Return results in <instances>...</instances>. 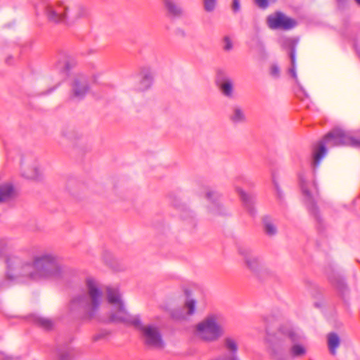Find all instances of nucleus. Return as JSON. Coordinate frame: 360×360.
I'll list each match as a JSON object with an SVG mask.
<instances>
[{"instance_id": "f3484780", "label": "nucleus", "mask_w": 360, "mask_h": 360, "mask_svg": "<svg viewBox=\"0 0 360 360\" xmlns=\"http://www.w3.org/2000/svg\"><path fill=\"white\" fill-rule=\"evenodd\" d=\"M298 39L294 37H284L280 40V44L284 49H289L290 62L294 65L295 60V48L298 44Z\"/></svg>"}, {"instance_id": "c03bdc74", "label": "nucleus", "mask_w": 360, "mask_h": 360, "mask_svg": "<svg viewBox=\"0 0 360 360\" xmlns=\"http://www.w3.org/2000/svg\"><path fill=\"white\" fill-rule=\"evenodd\" d=\"M6 60H7V61H8V60H11V57L7 58H6Z\"/></svg>"}, {"instance_id": "79ce46f5", "label": "nucleus", "mask_w": 360, "mask_h": 360, "mask_svg": "<svg viewBox=\"0 0 360 360\" xmlns=\"http://www.w3.org/2000/svg\"><path fill=\"white\" fill-rule=\"evenodd\" d=\"M102 335H96L94 337V341H97L100 338H101Z\"/></svg>"}, {"instance_id": "f8f14e48", "label": "nucleus", "mask_w": 360, "mask_h": 360, "mask_svg": "<svg viewBox=\"0 0 360 360\" xmlns=\"http://www.w3.org/2000/svg\"><path fill=\"white\" fill-rule=\"evenodd\" d=\"M267 24L272 30H289L297 25V21L288 17L282 12L277 11L274 14L268 16Z\"/></svg>"}, {"instance_id": "e433bc0d", "label": "nucleus", "mask_w": 360, "mask_h": 360, "mask_svg": "<svg viewBox=\"0 0 360 360\" xmlns=\"http://www.w3.org/2000/svg\"><path fill=\"white\" fill-rule=\"evenodd\" d=\"M232 10L233 12H238L240 10V0H233Z\"/></svg>"}, {"instance_id": "dca6fc26", "label": "nucleus", "mask_w": 360, "mask_h": 360, "mask_svg": "<svg viewBox=\"0 0 360 360\" xmlns=\"http://www.w3.org/2000/svg\"><path fill=\"white\" fill-rule=\"evenodd\" d=\"M21 172L23 176L30 179L37 180L41 176L38 163L36 160H33L31 162H22Z\"/></svg>"}, {"instance_id": "b1692460", "label": "nucleus", "mask_w": 360, "mask_h": 360, "mask_svg": "<svg viewBox=\"0 0 360 360\" xmlns=\"http://www.w3.org/2000/svg\"><path fill=\"white\" fill-rule=\"evenodd\" d=\"M340 338L338 333L331 332L327 335V344L330 354L333 356L337 354V349L340 347Z\"/></svg>"}, {"instance_id": "a878e982", "label": "nucleus", "mask_w": 360, "mask_h": 360, "mask_svg": "<svg viewBox=\"0 0 360 360\" xmlns=\"http://www.w3.org/2000/svg\"><path fill=\"white\" fill-rule=\"evenodd\" d=\"M14 195L15 191L13 185L8 183L0 185V202L8 201Z\"/></svg>"}, {"instance_id": "393cba45", "label": "nucleus", "mask_w": 360, "mask_h": 360, "mask_svg": "<svg viewBox=\"0 0 360 360\" xmlns=\"http://www.w3.org/2000/svg\"><path fill=\"white\" fill-rule=\"evenodd\" d=\"M229 120L234 124L244 123L247 118L242 107L234 105L231 108V112L229 115Z\"/></svg>"}, {"instance_id": "9b49d317", "label": "nucleus", "mask_w": 360, "mask_h": 360, "mask_svg": "<svg viewBox=\"0 0 360 360\" xmlns=\"http://www.w3.org/2000/svg\"><path fill=\"white\" fill-rule=\"evenodd\" d=\"M238 252L242 257L245 266L251 272L257 274L262 266L260 257L250 246L240 245L238 247Z\"/></svg>"}, {"instance_id": "c756f323", "label": "nucleus", "mask_w": 360, "mask_h": 360, "mask_svg": "<svg viewBox=\"0 0 360 360\" xmlns=\"http://www.w3.org/2000/svg\"><path fill=\"white\" fill-rule=\"evenodd\" d=\"M330 281L341 292H344L347 289V285L341 277L332 276L330 277Z\"/></svg>"}, {"instance_id": "a19ab883", "label": "nucleus", "mask_w": 360, "mask_h": 360, "mask_svg": "<svg viewBox=\"0 0 360 360\" xmlns=\"http://www.w3.org/2000/svg\"><path fill=\"white\" fill-rule=\"evenodd\" d=\"M2 360H20V359L18 357H13V356L6 355L3 357Z\"/></svg>"}, {"instance_id": "412c9836", "label": "nucleus", "mask_w": 360, "mask_h": 360, "mask_svg": "<svg viewBox=\"0 0 360 360\" xmlns=\"http://www.w3.org/2000/svg\"><path fill=\"white\" fill-rule=\"evenodd\" d=\"M30 321L35 326L46 330H52L54 327V322L51 319L38 315L31 316Z\"/></svg>"}, {"instance_id": "423d86ee", "label": "nucleus", "mask_w": 360, "mask_h": 360, "mask_svg": "<svg viewBox=\"0 0 360 360\" xmlns=\"http://www.w3.org/2000/svg\"><path fill=\"white\" fill-rule=\"evenodd\" d=\"M9 273L8 276L11 278H26L30 280H39L34 257L32 262H22L18 257H12L7 260Z\"/></svg>"}, {"instance_id": "5701e85b", "label": "nucleus", "mask_w": 360, "mask_h": 360, "mask_svg": "<svg viewBox=\"0 0 360 360\" xmlns=\"http://www.w3.org/2000/svg\"><path fill=\"white\" fill-rule=\"evenodd\" d=\"M60 135L63 138L70 141L79 139L82 137V134L75 127L71 125L63 126L60 130Z\"/></svg>"}, {"instance_id": "9d476101", "label": "nucleus", "mask_w": 360, "mask_h": 360, "mask_svg": "<svg viewBox=\"0 0 360 360\" xmlns=\"http://www.w3.org/2000/svg\"><path fill=\"white\" fill-rule=\"evenodd\" d=\"M205 197L209 200L206 210L210 219L225 218L231 215L230 210L221 202V195L218 192L208 190Z\"/></svg>"}, {"instance_id": "4c0bfd02", "label": "nucleus", "mask_w": 360, "mask_h": 360, "mask_svg": "<svg viewBox=\"0 0 360 360\" xmlns=\"http://www.w3.org/2000/svg\"><path fill=\"white\" fill-rule=\"evenodd\" d=\"M175 34L177 37H179L181 38H184L186 37V32L184 30L181 28H178L175 31Z\"/></svg>"}, {"instance_id": "7c9ffc66", "label": "nucleus", "mask_w": 360, "mask_h": 360, "mask_svg": "<svg viewBox=\"0 0 360 360\" xmlns=\"http://www.w3.org/2000/svg\"><path fill=\"white\" fill-rule=\"evenodd\" d=\"M77 62L73 58H68L64 61V64L60 68L64 71H69L70 69L76 66Z\"/></svg>"}, {"instance_id": "20e7f679", "label": "nucleus", "mask_w": 360, "mask_h": 360, "mask_svg": "<svg viewBox=\"0 0 360 360\" xmlns=\"http://www.w3.org/2000/svg\"><path fill=\"white\" fill-rule=\"evenodd\" d=\"M222 317L219 314L207 316L195 326L196 336L205 342H217L224 334Z\"/></svg>"}, {"instance_id": "1a4fd4ad", "label": "nucleus", "mask_w": 360, "mask_h": 360, "mask_svg": "<svg viewBox=\"0 0 360 360\" xmlns=\"http://www.w3.org/2000/svg\"><path fill=\"white\" fill-rule=\"evenodd\" d=\"M106 297L112 308L109 316L110 321H124L127 311L119 290L117 288L108 287L106 288Z\"/></svg>"}, {"instance_id": "a18cd8bd", "label": "nucleus", "mask_w": 360, "mask_h": 360, "mask_svg": "<svg viewBox=\"0 0 360 360\" xmlns=\"http://www.w3.org/2000/svg\"><path fill=\"white\" fill-rule=\"evenodd\" d=\"M6 60H7V61H8V60H11V57L7 58H6Z\"/></svg>"}, {"instance_id": "f03ea898", "label": "nucleus", "mask_w": 360, "mask_h": 360, "mask_svg": "<svg viewBox=\"0 0 360 360\" xmlns=\"http://www.w3.org/2000/svg\"><path fill=\"white\" fill-rule=\"evenodd\" d=\"M103 292L99 283L92 278L86 280L85 288L75 296L70 302V310L79 313L84 319H94L100 309Z\"/></svg>"}, {"instance_id": "4468645a", "label": "nucleus", "mask_w": 360, "mask_h": 360, "mask_svg": "<svg viewBox=\"0 0 360 360\" xmlns=\"http://www.w3.org/2000/svg\"><path fill=\"white\" fill-rule=\"evenodd\" d=\"M174 205L179 211V219L184 226L189 230L193 229L197 224V220L194 212L184 205L174 203Z\"/></svg>"}, {"instance_id": "473e14b6", "label": "nucleus", "mask_w": 360, "mask_h": 360, "mask_svg": "<svg viewBox=\"0 0 360 360\" xmlns=\"http://www.w3.org/2000/svg\"><path fill=\"white\" fill-rule=\"evenodd\" d=\"M302 192L304 195L308 198L309 203L311 204V209L314 212L315 214H316V207L314 204L313 201L311 200V197L309 191L304 186H302Z\"/></svg>"}, {"instance_id": "7ed1b4c3", "label": "nucleus", "mask_w": 360, "mask_h": 360, "mask_svg": "<svg viewBox=\"0 0 360 360\" xmlns=\"http://www.w3.org/2000/svg\"><path fill=\"white\" fill-rule=\"evenodd\" d=\"M326 145L328 146H350L360 148V136L354 137L340 128L334 129L328 132L323 139L313 148L312 166L314 169L319 166L321 160L326 155Z\"/></svg>"}, {"instance_id": "6ab92c4d", "label": "nucleus", "mask_w": 360, "mask_h": 360, "mask_svg": "<svg viewBox=\"0 0 360 360\" xmlns=\"http://www.w3.org/2000/svg\"><path fill=\"white\" fill-rule=\"evenodd\" d=\"M262 223L263 231L266 236L274 237L277 234V226L271 217L269 215L264 216L262 219Z\"/></svg>"}, {"instance_id": "49530a36", "label": "nucleus", "mask_w": 360, "mask_h": 360, "mask_svg": "<svg viewBox=\"0 0 360 360\" xmlns=\"http://www.w3.org/2000/svg\"><path fill=\"white\" fill-rule=\"evenodd\" d=\"M6 60H7V61H8V60H11V57L7 58H6Z\"/></svg>"}, {"instance_id": "c85d7f7f", "label": "nucleus", "mask_w": 360, "mask_h": 360, "mask_svg": "<svg viewBox=\"0 0 360 360\" xmlns=\"http://www.w3.org/2000/svg\"><path fill=\"white\" fill-rule=\"evenodd\" d=\"M88 15V10L84 6H78L76 8L75 13L72 18H69V22H73L79 18H85Z\"/></svg>"}, {"instance_id": "4be33fe9", "label": "nucleus", "mask_w": 360, "mask_h": 360, "mask_svg": "<svg viewBox=\"0 0 360 360\" xmlns=\"http://www.w3.org/2000/svg\"><path fill=\"white\" fill-rule=\"evenodd\" d=\"M153 76L148 70H143L140 73V79L137 86L138 90L145 91L150 87Z\"/></svg>"}, {"instance_id": "cd10ccee", "label": "nucleus", "mask_w": 360, "mask_h": 360, "mask_svg": "<svg viewBox=\"0 0 360 360\" xmlns=\"http://www.w3.org/2000/svg\"><path fill=\"white\" fill-rule=\"evenodd\" d=\"M238 193L240 195L241 200L245 202L246 207L249 210V212L251 214L254 213V210L252 207V205L253 204V198L252 196L249 195L246 193H245L242 189L238 188Z\"/></svg>"}, {"instance_id": "37998d69", "label": "nucleus", "mask_w": 360, "mask_h": 360, "mask_svg": "<svg viewBox=\"0 0 360 360\" xmlns=\"http://www.w3.org/2000/svg\"><path fill=\"white\" fill-rule=\"evenodd\" d=\"M355 1H356V2L359 5H360V0H355Z\"/></svg>"}, {"instance_id": "de8ad7c7", "label": "nucleus", "mask_w": 360, "mask_h": 360, "mask_svg": "<svg viewBox=\"0 0 360 360\" xmlns=\"http://www.w3.org/2000/svg\"><path fill=\"white\" fill-rule=\"evenodd\" d=\"M6 60H7V61H8V60H11V57L7 58H6Z\"/></svg>"}, {"instance_id": "bb28decb", "label": "nucleus", "mask_w": 360, "mask_h": 360, "mask_svg": "<svg viewBox=\"0 0 360 360\" xmlns=\"http://www.w3.org/2000/svg\"><path fill=\"white\" fill-rule=\"evenodd\" d=\"M163 1L169 15L174 18H179L182 15V9L174 0H163Z\"/></svg>"}, {"instance_id": "a211bd4d", "label": "nucleus", "mask_w": 360, "mask_h": 360, "mask_svg": "<svg viewBox=\"0 0 360 360\" xmlns=\"http://www.w3.org/2000/svg\"><path fill=\"white\" fill-rule=\"evenodd\" d=\"M223 353L221 354L238 356V343L236 339L232 337H226L222 341Z\"/></svg>"}, {"instance_id": "aec40b11", "label": "nucleus", "mask_w": 360, "mask_h": 360, "mask_svg": "<svg viewBox=\"0 0 360 360\" xmlns=\"http://www.w3.org/2000/svg\"><path fill=\"white\" fill-rule=\"evenodd\" d=\"M217 85L221 94L226 98H231L233 97V82L227 77H224L217 82Z\"/></svg>"}, {"instance_id": "0eeeda50", "label": "nucleus", "mask_w": 360, "mask_h": 360, "mask_svg": "<svg viewBox=\"0 0 360 360\" xmlns=\"http://www.w3.org/2000/svg\"><path fill=\"white\" fill-rule=\"evenodd\" d=\"M134 325L141 331L144 344L154 349H163L165 343L159 328L154 325H143L139 318H134Z\"/></svg>"}, {"instance_id": "58836bf2", "label": "nucleus", "mask_w": 360, "mask_h": 360, "mask_svg": "<svg viewBox=\"0 0 360 360\" xmlns=\"http://www.w3.org/2000/svg\"><path fill=\"white\" fill-rule=\"evenodd\" d=\"M71 357V354L69 352H65L60 354V360H70Z\"/></svg>"}, {"instance_id": "f257e3e1", "label": "nucleus", "mask_w": 360, "mask_h": 360, "mask_svg": "<svg viewBox=\"0 0 360 360\" xmlns=\"http://www.w3.org/2000/svg\"><path fill=\"white\" fill-rule=\"evenodd\" d=\"M301 335L292 327L282 326L274 335H268L266 341L268 350L276 360H287L288 356L302 358L307 354V348L300 344Z\"/></svg>"}, {"instance_id": "72a5a7b5", "label": "nucleus", "mask_w": 360, "mask_h": 360, "mask_svg": "<svg viewBox=\"0 0 360 360\" xmlns=\"http://www.w3.org/2000/svg\"><path fill=\"white\" fill-rule=\"evenodd\" d=\"M224 45L223 49L224 51H229L232 49L233 44H232L231 39L229 37L226 36V37H224Z\"/></svg>"}, {"instance_id": "c9c22d12", "label": "nucleus", "mask_w": 360, "mask_h": 360, "mask_svg": "<svg viewBox=\"0 0 360 360\" xmlns=\"http://www.w3.org/2000/svg\"><path fill=\"white\" fill-rule=\"evenodd\" d=\"M279 74H280L279 68L276 65H272L271 68V75L273 77H278L279 76Z\"/></svg>"}, {"instance_id": "ddd939ff", "label": "nucleus", "mask_w": 360, "mask_h": 360, "mask_svg": "<svg viewBox=\"0 0 360 360\" xmlns=\"http://www.w3.org/2000/svg\"><path fill=\"white\" fill-rule=\"evenodd\" d=\"M89 86L86 77L77 75L72 84V96L77 99H82L89 91Z\"/></svg>"}, {"instance_id": "2f4dec72", "label": "nucleus", "mask_w": 360, "mask_h": 360, "mask_svg": "<svg viewBox=\"0 0 360 360\" xmlns=\"http://www.w3.org/2000/svg\"><path fill=\"white\" fill-rule=\"evenodd\" d=\"M204 9L207 12H212L217 4V0H202Z\"/></svg>"}, {"instance_id": "39448f33", "label": "nucleus", "mask_w": 360, "mask_h": 360, "mask_svg": "<svg viewBox=\"0 0 360 360\" xmlns=\"http://www.w3.org/2000/svg\"><path fill=\"white\" fill-rule=\"evenodd\" d=\"M39 279L51 277H59L62 275L63 268L58 257L52 253H43L34 257Z\"/></svg>"}, {"instance_id": "ea45409f", "label": "nucleus", "mask_w": 360, "mask_h": 360, "mask_svg": "<svg viewBox=\"0 0 360 360\" xmlns=\"http://www.w3.org/2000/svg\"><path fill=\"white\" fill-rule=\"evenodd\" d=\"M291 66L292 67L291 68H290L289 72L292 75V77L295 79L297 77V75L295 72V63H294V65L291 63Z\"/></svg>"}, {"instance_id": "f704fd0d", "label": "nucleus", "mask_w": 360, "mask_h": 360, "mask_svg": "<svg viewBox=\"0 0 360 360\" xmlns=\"http://www.w3.org/2000/svg\"><path fill=\"white\" fill-rule=\"evenodd\" d=\"M255 2L261 8H266L269 6L267 0H255Z\"/></svg>"}, {"instance_id": "2eb2a0df", "label": "nucleus", "mask_w": 360, "mask_h": 360, "mask_svg": "<svg viewBox=\"0 0 360 360\" xmlns=\"http://www.w3.org/2000/svg\"><path fill=\"white\" fill-rule=\"evenodd\" d=\"M196 302L193 299H188L184 303V307L187 309L185 314L180 308L173 309L170 311V316L172 319L176 320L185 319L186 315H193L195 311Z\"/></svg>"}, {"instance_id": "6e6552de", "label": "nucleus", "mask_w": 360, "mask_h": 360, "mask_svg": "<svg viewBox=\"0 0 360 360\" xmlns=\"http://www.w3.org/2000/svg\"><path fill=\"white\" fill-rule=\"evenodd\" d=\"M35 3L41 5L49 22L55 24L69 23V8L63 4L52 5L51 0H34Z\"/></svg>"}]
</instances>
